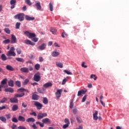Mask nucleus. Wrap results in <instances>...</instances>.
Segmentation results:
<instances>
[{"mask_svg":"<svg viewBox=\"0 0 129 129\" xmlns=\"http://www.w3.org/2000/svg\"><path fill=\"white\" fill-rule=\"evenodd\" d=\"M62 89L57 90V91L55 93L57 100H58V99H60V97H61V94H62Z\"/></svg>","mask_w":129,"mask_h":129,"instance_id":"obj_4","label":"nucleus"},{"mask_svg":"<svg viewBox=\"0 0 129 129\" xmlns=\"http://www.w3.org/2000/svg\"><path fill=\"white\" fill-rule=\"evenodd\" d=\"M90 78H93L94 80H96V79H97V77H96V75H91L90 76Z\"/></svg>","mask_w":129,"mask_h":129,"instance_id":"obj_47","label":"nucleus"},{"mask_svg":"<svg viewBox=\"0 0 129 129\" xmlns=\"http://www.w3.org/2000/svg\"><path fill=\"white\" fill-rule=\"evenodd\" d=\"M25 19L27 21H34L35 20V17H31L28 15L25 16Z\"/></svg>","mask_w":129,"mask_h":129,"instance_id":"obj_24","label":"nucleus"},{"mask_svg":"<svg viewBox=\"0 0 129 129\" xmlns=\"http://www.w3.org/2000/svg\"><path fill=\"white\" fill-rule=\"evenodd\" d=\"M31 127H33V129H37L38 128V127L36 125V124H33L32 126Z\"/></svg>","mask_w":129,"mask_h":129,"instance_id":"obj_62","label":"nucleus"},{"mask_svg":"<svg viewBox=\"0 0 129 129\" xmlns=\"http://www.w3.org/2000/svg\"><path fill=\"white\" fill-rule=\"evenodd\" d=\"M47 114L46 113H39L37 115V119H42L44 117H46Z\"/></svg>","mask_w":129,"mask_h":129,"instance_id":"obj_5","label":"nucleus"},{"mask_svg":"<svg viewBox=\"0 0 129 129\" xmlns=\"http://www.w3.org/2000/svg\"><path fill=\"white\" fill-rule=\"evenodd\" d=\"M53 86V84L51 83H46L43 85V87L45 88H48V87H51Z\"/></svg>","mask_w":129,"mask_h":129,"instance_id":"obj_18","label":"nucleus"},{"mask_svg":"<svg viewBox=\"0 0 129 129\" xmlns=\"http://www.w3.org/2000/svg\"><path fill=\"white\" fill-rule=\"evenodd\" d=\"M10 42H11V40H10V39H6V40L3 41V43L4 44H9L10 43Z\"/></svg>","mask_w":129,"mask_h":129,"instance_id":"obj_51","label":"nucleus"},{"mask_svg":"<svg viewBox=\"0 0 129 129\" xmlns=\"http://www.w3.org/2000/svg\"><path fill=\"white\" fill-rule=\"evenodd\" d=\"M24 96H25V93H22L21 94H16L14 95V97H16V98H17V97H23Z\"/></svg>","mask_w":129,"mask_h":129,"instance_id":"obj_26","label":"nucleus"},{"mask_svg":"<svg viewBox=\"0 0 129 129\" xmlns=\"http://www.w3.org/2000/svg\"><path fill=\"white\" fill-rule=\"evenodd\" d=\"M17 52L18 53V54H19V55H20V54H21L22 53V50H21V49L20 48H17L16 49Z\"/></svg>","mask_w":129,"mask_h":129,"instance_id":"obj_55","label":"nucleus"},{"mask_svg":"<svg viewBox=\"0 0 129 129\" xmlns=\"http://www.w3.org/2000/svg\"><path fill=\"white\" fill-rule=\"evenodd\" d=\"M48 99L46 97H44L43 98V103L44 104H48Z\"/></svg>","mask_w":129,"mask_h":129,"instance_id":"obj_40","label":"nucleus"},{"mask_svg":"<svg viewBox=\"0 0 129 129\" xmlns=\"http://www.w3.org/2000/svg\"><path fill=\"white\" fill-rule=\"evenodd\" d=\"M24 43L27 45H31V46H35L36 44L35 43L31 42V40L29 39H26L24 41Z\"/></svg>","mask_w":129,"mask_h":129,"instance_id":"obj_10","label":"nucleus"},{"mask_svg":"<svg viewBox=\"0 0 129 129\" xmlns=\"http://www.w3.org/2000/svg\"><path fill=\"white\" fill-rule=\"evenodd\" d=\"M20 71H21V72H24V73H28V72H29V69H28V68H22L20 69Z\"/></svg>","mask_w":129,"mask_h":129,"instance_id":"obj_21","label":"nucleus"},{"mask_svg":"<svg viewBox=\"0 0 129 129\" xmlns=\"http://www.w3.org/2000/svg\"><path fill=\"white\" fill-rule=\"evenodd\" d=\"M4 31L7 33V34H11V30H10V29L8 28H5Z\"/></svg>","mask_w":129,"mask_h":129,"instance_id":"obj_45","label":"nucleus"},{"mask_svg":"<svg viewBox=\"0 0 129 129\" xmlns=\"http://www.w3.org/2000/svg\"><path fill=\"white\" fill-rule=\"evenodd\" d=\"M11 127L12 129H17V125L13 124Z\"/></svg>","mask_w":129,"mask_h":129,"instance_id":"obj_63","label":"nucleus"},{"mask_svg":"<svg viewBox=\"0 0 129 129\" xmlns=\"http://www.w3.org/2000/svg\"><path fill=\"white\" fill-rule=\"evenodd\" d=\"M12 111H17L19 109V106L17 104L14 105L12 107Z\"/></svg>","mask_w":129,"mask_h":129,"instance_id":"obj_23","label":"nucleus"},{"mask_svg":"<svg viewBox=\"0 0 129 129\" xmlns=\"http://www.w3.org/2000/svg\"><path fill=\"white\" fill-rule=\"evenodd\" d=\"M98 114V111H95V113L93 114V116L94 120H97L98 119V116H97Z\"/></svg>","mask_w":129,"mask_h":129,"instance_id":"obj_20","label":"nucleus"},{"mask_svg":"<svg viewBox=\"0 0 129 129\" xmlns=\"http://www.w3.org/2000/svg\"><path fill=\"white\" fill-rule=\"evenodd\" d=\"M37 91L39 93L43 94V93H45V89H41V88H37Z\"/></svg>","mask_w":129,"mask_h":129,"instance_id":"obj_31","label":"nucleus"},{"mask_svg":"<svg viewBox=\"0 0 129 129\" xmlns=\"http://www.w3.org/2000/svg\"><path fill=\"white\" fill-rule=\"evenodd\" d=\"M73 106H74V103H73V100L70 103V108H73Z\"/></svg>","mask_w":129,"mask_h":129,"instance_id":"obj_50","label":"nucleus"},{"mask_svg":"<svg viewBox=\"0 0 129 129\" xmlns=\"http://www.w3.org/2000/svg\"><path fill=\"white\" fill-rule=\"evenodd\" d=\"M0 120H1V121H3V122L6 123V122H7V118H6V117L5 116H1Z\"/></svg>","mask_w":129,"mask_h":129,"instance_id":"obj_32","label":"nucleus"},{"mask_svg":"<svg viewBox=\"0 0 129 129\" xmlns=\"http://www.w3.org/2000/svg\"><path fill=\"white\" fill-rule=\"evenodd\" d=\"M56 65L57 67H59V68H63V64L61 62H56Z\"/></svg>","mask_w":129,"mask_h":129,"instance_id":"obj_35","label":"nucleus"},{"mask_svg":"<svg viewBox=\"0 0 129 129\" xmlns=\"http://www.w3.org/2000/svg\"><path fill=\"white\" fill-rule=\"evenodd\" d=\"M65 36H66V37H68V34L66 33V32H63L62 34H61V37L62 38H65Z\"/></svg>","mask_w":129,"mask_h":129,"instance_id":"obj_53","label":"nucleus"},{"mask_svg":"<svg viewBox=\"0 0 129 129\" xmlns=\"http://www.w3.org/2000/svg\"><path fill=\"white\" fill-rule=\"evenodd\" d=\"M18 129H27V128L24 126H19L18 127Z\"/></svg>","mask_w":129,"mask_h":129,"instance_id":"obj_60","label":"nucleus"},{"mask_svg":"<svg viewBox=\"0 0 129 129\" xmlns=\"http://www.w3.org/2000/svg\"><path fill=\"white\" fill-rule=\"evenodd\" d=\"M26 90V89L25 88H20V89H18L17 90V92L18 93H20V92H23L24 93V92Z\"/></svg>","mask_w":129,"mask_h":129,"instance_id":"obj_39","label":"nucleus"},{"mask_svg":"<svg viewBox=\"0 0 129 129\" xmlns=\"http://www.w3.org/2000/svg\"><path fill=\"white\" fill-rule=\"evenodd\" d=\"M40 67V64L39 63H36L34 66V68L36 69V70H39Z\"/></svg>","mask_w":129,"mask_h":129,"instance_id":"obj_41","label":"nucleus"},{"mask_svg":"<svg viewBox=\"0 0 129 129\" xmlns=\"http://www.w3.org/2000/svg\"><path fill=\"white\" fill-rule=\"evenodd\" d=\"M7 100V98L4 97L1 101H0V103H5Z\"/></svg>","mask_w":129,"mask_h":129,"instance_id":"obj_43","label":"nucleus"},{"mask_svg":"<svg viewBox=\"0 0 129 129\" xmlns=\"http://www.w3.org/2000/svg\"><path fill=\"white\" fill-rule=\"evenodd\" d=\"M49 8L50 12H53V4L51 2L49 4Z\"/></svg>","mask_w":129,"mask_h":129,"instance_id":"obj_37","label":"nucleus"},{"mask_svg":"<svg viewBox=\"0 0 129 129\" xmlns=\"http://www.w3.org/2000/svg\"><path fill=\"white\" fill-rule=\"evenodd\" d=\"M22 106L23 107H24V108H26V107H27V106H28V105L25 104V103H22Z\"/></svg>","mask_w":129,"mask_h":129,"instance_id":"obj_61","label":"nucleus"},{"mask_svg":"<svg viewBox=\"0 0 129 129\" xmlns=\"http://www.w3.org/2000/svg\"><path fill=\"white\" fill-rule=\"evenodd\" d=\"M15 85L18 86V87H21V82L19 81H16L15 82Z\"/></svg>","mask_w":129,"mask_h":129,"instance_id":"obj_42","label":"nucleus"},{"mask_svg":"<svg viewBox=\"0 0 129 129\" xmlns=\"http://www.w3.org/2000/svg\"><path fill=\"white\" fill-rule=\"evenodd\" d=\"M1 58L2 60H3V61H6L7 59H8L7 58V56H6V54L3 53L1 55Z\"/></svg>","mask_w":129,"mask_h":129,"instance_id":"obj_34","label":"nucleus"},{"mask_svg":"<svg viewBox=\"0 0 129 129\" xmlns=\"http://www.w3.org/2000/svg\"><path fill=\"white\" fill-rule=\"evenodd\" d=\"M17 41V37L14 34H12L11 35V43L12 44H14L16 43Z\"/></svg>","mask_w":129,"mask_h":129,"instance_id":"obj_13","label":"nucleus"},{"mask_svg":"<svg viewBox=\"0 0 129 129\" xmlns=\"http://www.w3.org/2000/svg\"><path fill=\"white\" fill-rule=\"evenodd\" d=\"M50 31L51 33H52V34H53V35H55V34L57 33V30H56V29L54 28H50Z\"/></svg>","mask_w":129,"mask_h":129,"instance_id":"obj_30","label":"nucleus"},{"mask_svg":"<svg viewBox=\"0 0 129 129\" xmlns=\"http://www.w3.org/2000/svg\"><path fill=\"white\" fill-rule=\"evenodd\" d=\"M63 72H65V73H66V74H68V75H72V73H71V72H70L67 70H64L63 71Z\"/></svg>","mask_w":129,"mask_h":129,"instance_id":"obj_44","label":"nucleus"},{"mask_svg":"<svg viewBox=\"0 0 129 129\" xmlns=\"http://www.w3.org/2000/svg\"><path fill=\"white\" fill-rule=\"evenodd\" d=\"M42 121L43 123H50L51 121L50 120V119L48 118H45L44 119H43L42 120Z\"/></svg>","mask_w":129,"mask_h":129,"instance_id":"obj_19","label":"nucleus"},{"mask_svg":"<svg viewBox=\"0 0 129 129\" xmlns=\"http://www.w3.org/2000/svg\"><path fill=\"white\" fill-rule=\"evenodd\" d=\"M68 126H69V124H64L63 126H62V128H67V127H68Z\"/></svg>","mask_w":129,"mask_h":129,"instance_id":"obj_56","label":"nucleus"},{"mask_svg":"<svg viewBox=\"0 0 129 129\" xmlns=\"http://www.w3.org/2000/svg\"><path fill=\"white\" fill-rule=\"evenodd\" d=\"M18 120L19 121H22L23 122H24V121H26V118H25V117L22 116H19Z\"/></svg>","mask_w":129,"mask_h":129,"instance_id":"obj_27","label":"nucleus"},{"mask_svg":"<svg viewBox=\"0 0 129 129\" xmlns=\"http://www.w3.org/2000/svg\"><path fill=\"white\" fill-rule=\"evenodd\" d=\"M87 95H85L84 97H83V99H82V102H84L85 101V100H86V97H87Z\"/></svg>","mask_w":129,"mask_h":129,"instance_id":"obj_59","label":"nucleus"},{"mask_svg":"<svg viewBox=\"0 0 129 129\" xmlns=\"http://www.w3.org/2000/svg\"><path fill=\"white\" fill-rule=\"evenodd\" d=\"M7 56H13L15 57L16 56V53H15V48L14 47H12L10 50L7 53Z\"/></svg>","mask_w":129,"mask_h":129,"instance_id":"obj_3","label":"nucleus"},{"mask_svg":"<svg viewBox=\"0 0 129 129\" xmlns=\"http://www.w3.org/2000/svg\"><path fill=\"white\" fill-rule=\"evenodd\" d=\"M39 62H43L44 61V59L43 58V57L40 56L39 58Z\"/></svg>","mask_w":129,"mask_h":129,"instance_id":"obj_64","label":"nucleus"},{"mask_svg":"<svg viewBox=\"0 0 129 129\" xmlns=\"http://www.w3.org/2000/svg\"><path fill=\"white\" fill-rule=\"evenodd\" d=\"M46 48H47V44L45 43H43L41 45L37 47V49L40 50V51H43L45 50Z\"/></svg>","mask_w":129,"mask_h":129,"instance_id":"obj_7","label":"nucleus"},{"mask_svg":"<svg viewBox=\"0 0 129 129\" xmlns=\"http://www.w3.org/2000/svg\"><path fill=\"white\" fill-rule=\"evenodd\" d=\"M6 69L9 71H15V69L11 65H7L6 66Z\"/></svg>","mask_w":129,"mask_h":129,"instance_id":"obj_17","label":"nucleus"},{"mask_svg":"<svg viewBox=\"0 0 129 129\" xmlns=\"http://www.w3.org/2000/svg\"><path fill=\"white\" fill-rule=\"evenodd\" d=\"M16 4H17V1L16 0H11L10 1V5H11V9L13 10L16 8Z\"/></svg>","mask_w":129,"mask_h":129,"instance_id":"obj_9","label":"nucleus"},{"mask_svg":"<svg viewBox=\"0 0 129 129\" xmlns=\"http://www.w3.org/2000/svg\"><path fill=\"white\" fill-rule=\"evenodd\" d=\"M64 122L67 124H70V121H69V119H68V118H66L64 119Z\"/></svg>","mask_w":129,"mask_h":129,"instance_id":"obj_49","label":"nucleus"},{"mask_svg":"<svg viewBox=\"0 0 129 129\" xmlns=\"http://www.w3.org/2000/svg\"><path fill=\"white\" fill-rule=\"evenodd\" d=\"M12 121L13 122H18V120L17 118H16V117H14L12 119Z\"/></svg>","mask_w":129,"mask_h":129,"instance_id":"obj_48","label":"nucleus"},{"mask_svg":"<svg viewBox=\"0 0 129 129\" xmlns=\"http://www.w3.org/2000/svg\"><path fill=\"white\" fill-rule=\"evenodd\" d=\"M35 93H37V92L32 93V99L33 100H38L39 99V95H38Z\"/></svg>","mask_w":129,"mask_h":129,"instance_id":"obj_12","label":"nucleus"},{"mask_svg":"<svg viewBox=\"0 0 129 129\" xmlns=\"http://www.w3.org/2000/svg\"><path fill=\"white\" fill-rule=\"evenodd\" d=\"M85 62L83 61L82 63V67H83L84 68H87V66L85 65Z\"/></svg>","mask_w":129,"mask_h":129,"instance_id":"obj_57","label":"nucleus"},{"mask_svg":"<svg viewBox=\"0 0 129 129\" xmlns=\"http://www.w3.org/2000/svg\"><path fill=\"white\" fill-rule=\"evenodd\" d=\"M5 91L6 92H11V93H13L14 92V89L12 88H8L5 89Z\"/></svg>","mask_w":129,"mask_h":129,"instance_id":"obj_25","label":"nucleus"},{"mask_svg":"<svg viewBox=\"0 0 129 129\" xmlns=\"http://www.w3.org/2000/svg\"><path fill=\"white\" fill-rule=\"evenodd\" d=\"M87 91V90H81L80 91H79L78 92V96H80V95H81V94H85V93H86Z\"/></svg>","mask_w":129,"mask_h":129,"instance_id":"obj_16","label":"nucleus"},{"mask_svg":"<svg viewBox=\"0 0 129 129\" xmlns=\"http://www.w3.org/2000/svg\"><path fill=\"white\" fill-rule=\"evenodd\" d=\"M59 55H60V52L58 51H54L51 52L52 57H57Z\"/></svg>","mask_w":129,"mask_h":129,"instance_id":"obj_14","label":"nucleus"},{"mask_svg":"<svg viewBox=\"0 0 129 129\" xmlns=\"http://www.w3.org/2000/svg\"><path fill=\"white\" fill-rule=\"evenodd\" d=\"M34 105L36 106L37 109H42L43 107V105L41 103L38 101H34Z\"/></svg>","mask_w":129,"mask_h":129,"instance_id":"obj_6","label":"nucleus"},{"mask_svg":"<svg viewBox=\"0 0 129 129\" xmlns=\"http://www.w3.org/2000/svg\"><path fill=\"white\" fill-rule=\"evenodd\" d=\"M21 26V23L20 22H17L15 25V28L16 29H20V27Z\"/></svg>","mask_w":129,"mask_h":129,"instance_id":"obj_38","label":"nucleus"},{"mask_svg":"<svg viewBox=\"0 0 129 129\" xmlns=\"http://www.w3.org/2000/svg\"><path fill=\"white\" fill-rule=\"evenodd\" d=\"M33 80L34 81H36V82H39L40 80H41V76L39 75L38 74H36L33 77Z\"/></svg>","mask_w":129,"mask_h":129,"instance_id":"obj_8","label":"nucleus"},{"mask_svg":"<svg viewBox=\"0 0 129 129\" xmlns=\"http://www.w3.org/2000/svg\"><path fill=\"white\" fill-rule=\"evenodd\" d=\"M24 34L29 39H31V38H33L32 39V41H33V42H34L35 43H37V42H38L39 38L36 37V34L34 33H30L28 31H25Z\"/></svg>","mask_w":129,"mask_h":129,"instance_id":"obj_1","label":"nucleus"},{"mask_svg":"<svg viewBox=\"0 0 129 129\" xmlns=\"http://www.w3.org/2000/svg\"><path fill=\"white\" fill-rule=\"evenodd\" d=\"M7 81H8V79L5 78L3 79L1 83V86H3V87H4L5 88L6 87H5L4 85H6V84H7Z\"/></svg>","mask_w":129,"mask_h":129,"instance_id":"obj_15","label":"nucleus"},{"mask_svg":"<svg viewBox=\"0 0 129 129\" xmlns=\"http://www.w3.org/2000/svg\"><path fill=\"white\" fill-rule=\"evenodd\" d=\"M35 6L37 8V10L38 11H41L42 10V7L41 6V3L38 2L35 4Z\"/></svg>","mask_w":129,"mask_h":129,"instance_id":"obj_22","label":"nucleus"},{"mask_svg":"<svg viewBox=\"0 0 129 129\" xmlns=\"http://www.w3.org/2000/svg\"><path fill=\"white\" fill-rule=\"evenodd\" d=\"M10 101L11 103H18L19 102V100L15 97L10 98Z\"/></svg>","mask_w":129,"mask_h":129,"instance_id":"obj_11","label":"nucleus"},{"mask_svg":"<svg viewBox=\"0 0 129 129\" xmlns=\"http://www.w3.org/2000/svg\"><path fill=\"white\" fill-rule=\"evenodd\" d=\"M30 82V80L29 79H26L23 83V85H27L28 83Z\"/></svg>","mask_w":129,"mask_h":129,"instance_id":"obj_36","label":"nucleus"},{"mask_svg":"<svg viewBox=\"0 0 129 129\" xmlns=\"http://www.w3.org/2000/svg\"><path fill=\"white\" fill-rule=\"evenodd\" d=\"M35 120V118L33 117H30L26 119L27 122H34Z\"/></svg>","mask_w":129,"mask_h":129,"instance_id":"obj_29","label":"nucleus"},{"mask_svg":"<svg viewBox=\"0 0 129 129\" xmlns=\"http://www.w3.org/2000/svg\"><path fill=\"white\" fill-rule=\"evenodd\" d=\"M30 115H33V116H37V113L36 112H33L30 113Z\"/></svg>","mask_w":129,"mask_h":129,"instance_id":"obj_58","label":"nucleus"},{"mask_svg":"<svg viewBox=\"0 0 129 129\" xmlns=\"http://www.w3.org/2000/svg\"><path fill=\"white\" fill-rule=\"evenodd\" d=\"M5 116H6L7 119H10L11 117H12V115H11L10 114H6Z\"/></svg>","mask_w":129,"mask_h":129,"instance_id":"obj_54","label":"nucleus"},{"mask_svg":"<svg viewBox=\"0 0 129 129\" xmlns=\"http://www.w3.org/2000/svg\"><path fill=\"white\" fill-rule=\"evenodd\" d=\"M15 20H18L19 22H23L25 20V14L19 13L14 16Z\"/></svg>","mask_w":129,"mask_h":129,"instance_id":"obj_2","label":"nucleus"},{"mask_svg":"<svg viewBox=\"0 0 129 129\" xmlns=\"http://www.w3.org/2000/svg\"><path fill=\"white\" fill-rule=\"evenodd\" d=\"M8 85L9 86H10V87H14V81L12 80H10L8 81Z\"/></svg>","mask_w":129,"mask_h":129,"instance_id":"obj_28","label":"nucleus"},{"mask_svg":"<svg viewBox=\"0 0 129 129\" xmlns=\"http://www.w3.org/2000/svg\"><path fill=\"white\" fill-rule=\"evenodd\" d=\"M16 60L18 62H22V63H24V62H25V60L23 59V58L21 57H17L16 58Z\"/></svg>","mask_w":129,"mask_h":129,"instance_id":"obj_33","label":"nucleus"},{"mask_svg":"<svg viewBox=\"0 0 129 129\" xmlns=\"http://www.w3.org/2000/svg\"><path fill=\"white\" fill-rule=\"evenodd\" d=\"M25 3L28 5V6H31L32 5V2H31V0H25Z\"/></svg>","mask_w":129,"mask_h":129,"instance_id":"obj_46","label":"nucleus"},{"mask_svg":"<svg viewBox=\"0 0 129 129\" xmlns=\"http://www.w3.org/2000/svg\"><path fill=\"white\" fill-rule=\"evenodd\" d=\"M76 119L79 123H81V122H82V120L81 119V118L77 117Z\"/></svg>","mask_w":129,"mask_h":129,"instance_id":"obj_52","label":"nucleus"}]
</instances>
